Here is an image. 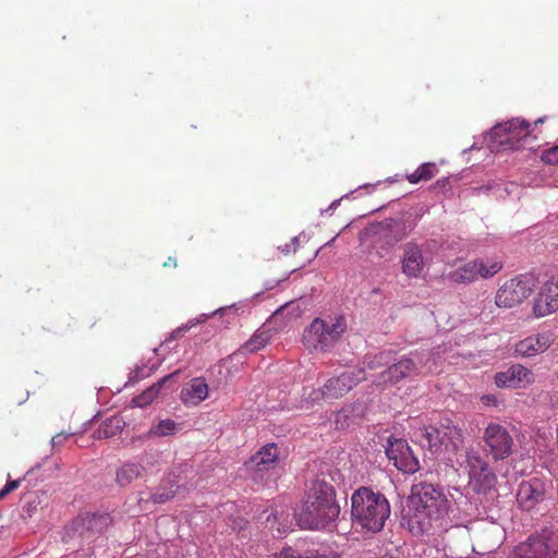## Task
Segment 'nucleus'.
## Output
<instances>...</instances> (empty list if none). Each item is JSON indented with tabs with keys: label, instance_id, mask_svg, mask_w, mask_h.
Returning a JSON list of instances; mask_svg holds the SVG:
<instances>
[{
	"label": "nucleus",
	"instance_id": "f257e3e1",
	"mask_svg": "<svg viewBox=\"0 0 558 558\" xmlns=\"http://www.w3.org/2000/svg\"><path fill=\"white\" fill-rule=\"evenodd\" d=\"M340 514L335 487L324 478L313 482L307 499L301 511L295 514L298 524L304 530L331 529Z\"/></svg>",
	"mask_w": 558,
	"mask_h": 558
},
{
	"label": "nucleus",
	"instance_id": "f03ea898",
	"mask_svg": "<svg viewBox=\"0 0 558 558\" xmlns=\"http://www.w3.org/2000/svg\"><path fill=\"white\" fill-rule=\"evenodd\" d=\"M390 513V504L385 495L369 487L362 486L351 496V521L356 530L378 533Z\"/></svg>",
	"mask_w": 558,
	"mask_h": 558
},
{
	"label": "nucleus",
	"instance_id": "7ed1b4c3",
	"mask_svg": "<svg viewBox=\"0 0 558 558\" xmlns=\"http://www.w3.org/2000/svg\"><path fill=\"white\" fill-rule=\"evenodd\" d=\"M409 501L418 519L417 522L422 524V530L434 525L444 526L450 510V501L439 485L425 481L413 484Z\"/></svg>",
	"mask_w": 558,
	"mask_h": 558
},
{
	"label": "nucleus",
	"instance_id": "20e7f679",
	"mask_svg": "<svg viewBox=\"0 0 558 558\" xmlns=\"http://www.w3.org/2000/svg\"><path fill=\"white\" fill-rule=\"evenodd\" d=\"M364 379V368H353L341 373L339 376L331 377L322 387L313 388L307 393L302 401L301 409L310 410L315 405H322L324 402L340 399Z\"/></svg>",
	"mask_w": 558,
	"mask_h": 558
},
{
	"label": "nucleus",
	"instance_id": "39448f33",
	"mask_svg": "<svg viewBox=\"0 0 558 558\" xmlns=\"http://www.w3.org/2000/svg\"><path fill=\"white\" fill-rule=\"evenodd\" d=\"M347 323L342 316L315 318L303 332V344L310 351L327 352L343 336Z\"/></svg>",
	"mask_w": 558,
	"mask_h": 558
},
{
	"label": "nucleus",
	"instance_id": "423d86ee",
	"mask_svg": "<svg viewBox=\"0 0 558 558\" xmlns=\"http://www.w3.org/2000/svg\"><path fill=\"white\" fill-rule=\"evenodd\" d=\"M531 124L519 118L495 125L488 133L490 149H520L531 141Z\"/></svg>",
	"mask_w": 558,
	"mask_h": 558
},
{
	"label": "nucleus",
	"instance_id": "0eeeda50",
	"mask_svg": "<svg viewBox=\"0 0 558 558\" xmlns=\"http://www.w3.org/2000/svg\"><path fill=\"white\" fill-rule=\"evenodd\" d=\"M535 278L524 274L507 280L497 291L495 303L501 308H511L526 300L535 288Z\"/></svg>",
	"mask_w": 558,
	"mask_h": 558
},
{
	"label": "nucleus",
	"instance_id": "6e6552de",
	"mask_svg": "<svg viewBox=\"0 0 558 558\" xmlns=\"http://www.w3.org/2000/svg\"><path fill=\"white\" fill-rule=\"evenodd\" d=\"M483 440L495 461L505 460L512 453L513 438L508 429L498 423H489L486 426Z\"/></svg>",
	"mask_w": 558,
	"mask_h": 558
},
{
	"label": "nucleus",
	"instance_id": "1a4fd4ad",
	"mask_svg": "<svg viewBox=\"0 0 558 558\" xmlns=\"http://www.w3.org/2000/svg\"><path fill=\"white\" fill-rule=\"evenodd\" d=\"M417 353H411L408 356L404 355L388 368L379 373L374 380V384L381 389L395 386L404 378L417 374Z\"/></svg>",
	"mask_w": 558,
	"mask_h": 558
},
{
	"label": "nucleus",
	"instance_id": "9d476101",
	"mask_svg": "<svg viewBox=\"0 0 558 558\" xmlns=\"http://www.w3.org/2000/svg\"><path fill=\"white\" fill-rule=\"evenodd\" d=\"M546 485L543 480L533 477L522 481L517 492L518 506L524 511L537 509L546 500Z\"/></svg>",
	"mask_w": 558,
	"mask_h": 558
},
{
	"label": "nucleus",
	"instance_id": "9b49d317",
	"mask_svg": "<svg viewBox=\"0 0 558 558\" xmlns=\"http://www.w3.org/2000/svg\"><path fill=\"white\" fill-rule=\"evenodd\" d=\"M558 310V276L549 278L541 287L534 300L533 313L536 317H545Z\"/></svg>",
	"mask_w": 558,
	"mask_h": 558
},
{
	"label": "nucleus",
	"instance_id": "f8f14e48",
	"mask_svg": "<svg viewBox=\"0 0 558 558\" xmlns=\"http://www.w3.org/2000/svg\"><path fill=\"white\" fill-rule=\"evenodd\" d=\"M402 250V274L408 278L421 277L428 264V259L423 256L422 247L416 242L410 241L403 245Z\"/></svg>",
	"mask_w": 558,
	"mask_h": 558
},
{
	"label": "nucleus",
	"instance_id": "ddd939ff",
	"mask_svg": "<svg viewBox=\"0 0 558 558\" xmlns=\"http://www.w3.org/2000/svg\"><path fill=\"white\" fill-rule=\"evenodd\" d=\"M410 228L402 219H386L379 225L378 244L383 250L390 248L403 240Z\"/></svg>",
	"mask_w": 558,
	"mask_h": 558
},
{
	"label": "nucleus",
	"instance_id": "4468645a",
	"mask_svg": "<svg viewBox=\"0 0 558 558\" xmlns=\"http://www.w3.org/2000/svg\"><path fill=\"white\" fill-rule=\"evenodd\" d=\"M110 519L106 514L84 513L73 521V530L82 538H90L105 532L109 525Z\"/></svg>",
	"mask_w": 558,
	"mask_h": 558
},
{
	"label": "nucleus",
	"instance_id": "2eb2a0df",
	"mask_svg": "<svg viewBox=\"0 0 558 558\" xmlns=\"http://www.w3.org/2000/svg\"><path fill=\"white\" fill-rule=\"evenodd\" d=\"M531 383H533L532 372L520 364H514L495 375V384L499 388L515 389Z\"/></svg>",
	"mask_w": 558,
	"mask_h": 558
},
{
	"label": "nucleus",
	"instance_id": "dca6fc26",
	"mask_svg": "<svg viewBox=\"0 0 558 558\" xmlns=\"http://www.w3.org/2000/svg\"><path fill=\"white\" fill-rule=\"evenodd\" d=\"M554 335L549 331L532 335L515 344V353L522 356H534L545 352L554 342Z\"/></svg>",
	"mask_w": 558,
	"mask_h": 558
},
{
	"label": "nucleus",
	"instance_id": "f3484780",
	"mask_svg": "<svg viewBox=\"0 0 558 558\" xmlns=\"http://www.w3.org/2000/svg\"><path fill=\"white\" fill-rule=\"evenodd\" d=\"M279 449L276 444H267L263 446L246 462L247 469L255 471H268L274 469L278 462Z\"/></svg>",
	"mask_w": 558,
	"mask_h": 558
},
{
	"label": "nucleus",
	"instance_id": "a211bd4d",
	"mask_svg": "<svg viewBox=\"0 0 558 558\" xmlns=\"http://www.w3.org/2000/svg\"><path fill=\"white\" fill-rule=\"evenodd\" d=\"M208 397V385L202 377L187 381L181 389L180 399L186 407H195Z\"/></svg>",
	"mask_w": 558,
	"mask_h": 558
},
{
	"label": "nucleus",
	"instance_id": "6ab92c4d",
	"mask_svg": "<svg viewBox=\"0 0 558 558\" xmlns=\"http://www.w3.org/2000/svg\"><path fill=\"white\" fill-rule=\"evenodd\" d=\"M440 425L438 427L433 425H423L415 428L412 433L413 440L422 448H427L433 452L441 449Z\"/></svg>",
	"mask_w": 558,
	"mask_h": 558
},
{
	"label": "nucleus",
	"instance_id": "aec40b11",
	"mask_svg": "<svg viewBox=\"0 0 558 558\" xmlns=\"http://www.w3.org/2000/svg\"><path fill=\"white\" fill-rule=\"evenodd\" d=\"M403 451L400 452V456H396V449L391 448L387 450V456L390 460L395 461V466L402 471L403 473L414 474L418 469L420 464L416 458L411 454V450L407 445L399 442Z\"/></svg>",
	"mask_w": 558,
	"mask_h": 558
},
{
	"label": "nucleus",
	"instance_id": "412c9836",
	"mask_svg": "<svg viewBox=\"0 0 558 558\" xmlns=\"http://www.w3.org/2000/svg\"><path fill=\"white\" fill-rule=\"evenodd\" d=\"M542 549L543 545L532 535L515 546L508 558H546Z\"/></svg>",
	"mask_w": 558,
	"mask_h": 558
},
{
	"label": "nucleus",
	"instance_id": "4be33fe9",
	"mask_svg": "<svg viewBox=\"0 0 558 558\" xmlns=\"http://www.w3.org/2000/svg\"><path fill=\"white\" fill-rule=\"evenodd\" d=\"M469 477L470 485L478 494H487L497 482V476L492 471L490 466L485 469V471L476 472Z\"/></svg>",
	"mask_w": 558,
	"mask_h": 558
},
{
	"label": "nucleus",
	"instance_id": "5701e85b",
	"mask_svg": "<svg viewBox=\"0 0 558 558\" xmlns=\"http://www.w3.org/2000/svg\"><path fill=\"white\" fill-rule=\"evenodd\" d=\"M534 536L543 545L544 549L542 550L546 558L558 557V530L544 529Z\"/></svg>",
	"mask_w": 558,
	"mask_h": 558
},
{
	"label": "nucleus",
	"instance_id": "b1692460",
	"mask_svg": "<svg viewBox=\"0 0 558 558\" xmlns=\"http://www.w3.org/2000/svg\"><path fill=\"white\" fill-rule=\"evenodd\" d=\"M271 339V331L268 329H257L253 336L241 347L242 353H255L264 349Z\"/></svg>",
	"mask_w": 558,
	"mask_h": 558
},
{
	"label": "nucleus",
	"instance_id": "393cba45",
	"mask_svg": "<svg viewBox=\"0 0 558 558\" xmlns=\"http://www.w3.org/2000/svg\"><path fill=\"white\" fill-rule=\"evenodd\" d=\"M440 432L447 436L449 447L458 451L463 445V432L462 429L453 424L452 421L446 418L440 422Z\"/></svg>",
	"mask_w": 558,
	"mask_h": 558
},
{
	"label": "nucleus",
	"instance_id": "a878e982",
	"mask_svg": "<svg viewBox=\"0 0 558 558\" xmlns=\"http://www.w3.org/2000/svg\"><path fill=\"white\" fill-rule=\"evenodd\" d=\"M144 468L134 462H128L121 465L116 472V480L120 486H126L132 481L142 476Z\"/></svg>",
	"mask_w": 558,
	"mask_h": 558
},
{
	"label": "nucleus",
	"instance_id": "bb28decb",
	"mask_svg": "<svg viewBox=\"0 0 558 558\" xmlns=\"http://www.w3.org/2000/svg\"><path fill=\"white\" fill-rule=\"evenodd\" d=\"M464 461L460 462L459 458H457V462L462 466L465 463V468L468 469L469 476L480 472L485 471L489 466V464L481 457L478 451L474 448H469L463 454Z\"/></svg>",
	"mask_w": 558,
	"mask_h": 558
},
{
	"label": "nucleus",
	"instance_id": "cd10ccee",
	"mask_svg": "<svg viewBox=\"0 0 558 558\" xmlns=\"http://www.w3.org/2000/svg\"><path fill=\"white\" fill-rule=\"evenodd\" d=\"M451 281L456 283H470L478 279L475 260H471L449 274Z\"/></svg>",
	"mask_w": 558,
	"mask_h": 558
},
{
	"label": "nucleus",
	"instance_id": "c85d7f7f",
	"mask_svg": "<svg viewBox=\"0 0 558 558\" xmlns=\"http://www.w3.org/2000/svg\"><path fill=\"white\" fill-rule=\"evenodd\" d=\"M438 171L435 162H425L412 173L407 174V180L412 184H417L422 181L426 182L432 180Z\"/></svg>",
	"mask_w": 558,
	"mask_h": 558
},
{
	"label": "nucleus",
	"instance_id": "c756f323",
	"mask_svg": "<svg viewBox=\"0 0 558 558\" xmlns=\"http://www.w3.org/2000/svg\"><path fill=\"white\" fill-rule=\"evenodd\" d=\"M169 378H170V376L163 377L160 381L153 385L151 387H149L148 389L143 391L141 395L134 397L132 399V403L134 404V407L145 408V407L149 405L158 397L162 385Z\"/></svg>",
	"mask_w": 558,
	"mask_h": 558
},
{
	"label": "nucleus",
	"instance_id": "7c9ffc66",
	"mask_svg": "<svg viewBox=\"0 0 558 558\" xmlns=\"http://www.w3.org/2000/svg\"><path fill=\"white\" fill-rule=\"evenodd\" d=\"M125 426L124 420L119 415L107 418L98 429L99 438H111L122 432Z\"/></svg>",
	"mask_w": 558,
	"mask_h": 558
},
{
	"label": "nucleus",
	"instance_id": "2f4dec72",
	"mask_svg": "<svg viewBox=\"0 0 558 558\" xmlns=\"http://www.w3.org/2000/svg\"><path fill=\"white\" fill-rule=\"evenodd\" d=\"M476 272L480 278H489L499 272L502 268L501 262L475 259Z\"/></svg>",
	"mask_w": 558,
	"mask_h": 558
},
{
	"label": "nucleus",
	"instance_id": "473e14b6",
	"mask_svg": "<svg viewBox=\"0 0 558 558\" xmlns=\"http://www.w3.org/2000/svg\"><path fill=\"white\" fill-rule=\"evenodd\" d=\"M178 429V425L173 420H161L158 424L151 426L148 432L150 437H166L173 435Z\"/></svg>",
	"mask_w": 558,
	"mask_h": 558
},
{
	"label": "nucleus",
	"instance_id": "72a5a7b5",
	"mask_svg": "<svg viewBox=\"0 0 558 558\" xmlns=\"http://www.w3.org/2000/svg\"><path fill=\"white\" fill-rule=\"evenodd\" d=\"M304 308L301 307L300 301L287 302L284 305L279 307L275 313V319L279 318H296L299 317Z\"/></svg>",
	"mask_w": 558,
	"mask_h": 558
},
{
	"label": "nucleus",
	"instance_id": "f704fd0d",
	"mask_svg": "<svg viewBox=\"0 0 558 558\" xmlns=\"http://www.w3.org/2000/svg\"><path fill=\"white\" fill-rule=\"evenodd\" d=\"M390 354H391V352L387 351V352H379L372 356H366L364 364L369 369H378L390 362V360H391Z\"/></svg>",
	"mask_w": 558,
	"mask_h": 558
},
{
	"label": "nucleus",
	"instance_id": "c9c22d12",
	"mask_svg": "<svg viewBox=\"0 0 558 558\" xmlns=\"http://www.w3.org/2000/svg\"><path fill=\"white\" fill-rule=\"evenodd\" d=\"M280 555L281 558H341L337 551L327 548L311 553V555L306 557L295 556L291 549L282 550Z\"/></svg>",
	"mask_w": 558,
	"mask_h": 558
},
{
	"label": "nucleus",
	"instance_id": "e433bc0d",
	"mask_svg": "<svg viewBox=\"0 0 558 558\" xmlns=\"http://www.w3.org/2000/svg\"><path fill=\"white\" fill-rule=\"evenodd\" d=\"M178 489L179 486L174 484L170 487H161L151 495V500L155 504H165L177 495Z\"/></svg>",
	"mask_w": 558,
	"mask_h": 558
},
{
	"label": "nucleus",
	"instance_id": "4c0bfd02",
	"mask_svg": "<svg viewBox=\"0 0 558 558\" xmlns=\"http://www.w3.org/2000/svg\"><path fill=\"white\" fill-rule=\"evenodd\" d=\"M542 160L548 165H558V145L545 149L542 153Z\"/></svg>",
	"mask_w": 558,
	"mask_h": 558
},
{
	"label": "nucleus",
	"instance_id": "58836bf2",
	"mask_svg": "<svg viewBox=\"0 0 558 558\" xmlns=\"http://www.w3.org/2000/svg\"><path fill=\"white\" fill-rule=\"evenodd\" d=\"M21 480L8 481L4 487L0 490V500L4 499L10 493L19 488Z\"/></svg>",
	"mask_w": 558,
	"mask_h": 558
},
{
	"label": "nucleus",
	"instance_id": "ea45409f",
	"mask_svg": "<svg viewBox=\"0 0 558 558\" xmlns=\"http://www.w3.org/2000/svg\"><path fill=\"white\" fill-rule=\"evenodd\" d=\"M349 413H350L349 408H343L341 411H339L337 413V416H336L337 427L343 428L344 426L349 425V422H348V420L350 418Z\"/></svg>",
	"mask_w": 558,
	"mask_h": 558
},
{
	"label": "nucleus",
	"instance_id": "a19ab883",
	"mask_svg": "<svg viewBox=\"0 0 558 558\" xmlns=\"http://www.w3.org/2000/svg\"><path fill=\"white\" fill-rule=\"evenodd\" d=\"M481 401L484 405H493V407H498L499 404V401L498 399L494 396V395H485L481 398Z\"/></svg>",
	"mask_w": 558,
	"mask_h": 558
},
{
	"label": "nucleus",
	"instance_id": "79ce46f5",
	"mask_svg": "<svg viewBox=\"0 0 558 558\" xmlns=\"http://www.w3.org/2000/svg\"><path fill=\"white\" fill-rule=\"evenodd\" d=\"M68 437H69V435L60 433L52 437L51 444L53 447L61 446L63 444V441H65L68 439Z\"/></svg>",
	"mask_w": 558,
	"mask_h": 558
},
{
	"label": "nucleus",
	"instance_id": "37998d69",
	"mask_svg": "<svg viewBox=\"0 0 558 558\" xmlns=\"http://www.w3.org/2000/svg\"><path fill=\"white\" fill-rule=\"evenodd\" d=\"M290 526H291V522L288 520V517H287L282 522H279V524L276 529L279 534H283L290 530Z\"/></svg>",
	"mask_w": 558,
	"mask_h": 558
},
{
	"label": "nucleus",
	"instance_id": "c03bdc74",
	"mask_svg": "<svg viewBox=\"0 0 558 558\" xmlns=\"http://www.w3.org/2000/svg\"><path fill=\"white\" fill-rule=\"evenodd\" d=\"M298 251V239L293 238L291 240V244H287L284 248H282V252L286 254H289L291 252L295 253Z\"/></svg>",
	"mask_w": 558,
	"mask_h": 558
},
{
	"label": "nucleus",
	"instance_id": "a18cd8bd",
	"mask_svg": "<svg viewBox=\"0 0 558 558\" xmlns=\"http://www.w3.org/2000/svg\"><path fill=\"white\" fill-rule=\"evenodd\" d=\"M191 326L190 325H185V326H182V327H179L178 329H175L171 336H170V339H178L180 337H182L184 335V332L190 328Z\"/></svg>",
	"mask_w": 558,
	"mask_h": 558
},
{
	"label": "nucleus",
	"instance_id": "49530a36",
	"mask_svg": "<svg viewBox=\"0 0 558 558\" xmlns=\"http://www.w3.org/2000/svg\"><path fill=\"white\" fill-rule=\"evenodd\" d=\"M163 267H177V258L175 257H168L167 262L163 263Z\"/></svg>",
	"mask_w": 558,
	"mask_h": 558
},
{
	"label": "nucleus",
	"instance_id": "de8ad7c7",
	"mask_svg": "<svg viewBox=\"0 0 558 558\" xmlns=\"http://www.w3.org/2000/svg\"><path fill=\"white\" fill-rule=\"evenodd\" d=\"M439 440H441V448L445 447L446 449H449V444L447 440V436L444 435V433H440Z\"/></svg>",
	"mask_w": 558,
	"mask_h": 558
},
{
	"label": "nucleus",
	"instance_id": "09e8293b",
	"mask_svg": "<svg viewBox=\"0 0 558 558\" xmlns=\"http://www.w3.org/2000/svg\"><path fill=\"white\" fill-rule=\"evenodd\" d=\"M278 520H279L278 519V513H275L272 519L269 517L267 519V523L269 524V527L274 529L275 527V522H277Z\"/></svg>",
	"mask_w": 558,
	"mask_h": 558
},
{
	"label": "nucleus",
	"instance_id": "8fccbe9b",
	"mask_svg": "<svg viewBox=\"0 0 558 558\" xmlns=\"http://www.w3.org/2000/svg\"><path fill=\"white\" fill-rule=\"evenodd\" d=\"M544 119H538L535 121V125L538 124V123H543Z\"/></svg>",
	"mask_w": 558,
	"mask_h": 558
}]
</instances>
